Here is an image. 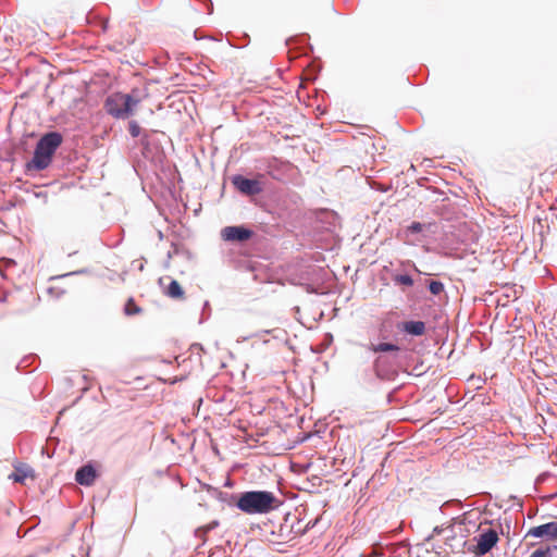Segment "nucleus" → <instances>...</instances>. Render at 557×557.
<instances>
[{
    "label": "nucleus",
    "mask_w": 557,
    "mask_h": 557,
    "mask_svg": "<svg viewBox=\"0 0 557 557\" xmlns=\"http://www.w3.org/2000/svg\"><path fill=\"white\" fill-rule=\"evenodd\" d=\"M280 500L272 492L250 491L240 494L236 502L239 510L248 515L268 513L276 509Z\"/></svg>",
    "instance_id": "1"
},
{
    "label": "nucleus",
    "mask_w": 557,
    "mask_h": 557,
    "mask_svg": "<svg viewBox=\"0 0 557 557\" xmlns=\"http://www.w3.org/2000/svg\"><path fill=\"white\" fill-rule=\"evenodd\" d=\"M141 100L143 98L135 89L131 94L116 92L107 98L104 108L115 119H127Z\"/></svg>",
    "instance_id": "2"
},
{
    "label": "nucleus",
    "mask_w": 557,
    "mask_h": 557,
    "mask_svg": "<svg viewBox=\"0 0 557 557\" xmlns=\"http://www.w3.org/2000/svg\"><path fill=\"white\" fill-rule=\"evenodd\" d=\"M61 143L62 136L59 133L52 132L42 136L36 146L33 160L28 166L35 170L46 169Z\"/></svg>",
    "instance_id": "3"
},
{
    "label": "nucleus",
    "mask_w": 557,
    "mask_h": 557,
    "mask_svg": "<svg viewBox=\"0 0 557 557\" xmlns=\"http://www.w3.org/2000/svg\"><path fill=\"white\" fill-rule=\"evenodd\" d=\"M475 540L476 545L473 553L476 556H483L487 554L497 544L499 537L498 533L495 530L488 529L479 534V536Z\"/></svg>",
    "instance_id": "4"
},
{
    "label": "nucleus",
    "mask_w": 557,
    "mask_h": 557,
    "mask_svg": "<svg viewBox=\"0 0 557 557\" xmlns=\"http://www.w3.org/2000/svg\"><path fill=\"white\" fill-rule=\"evenodd\" d=\"M233 185L242 193L248 196L258 195L262 191L261 183L257 180H249L242 175L233 177Z\"/></svg>",
    "instance_id": "5"
},
{
    "label": "nucleus",
    "mask_w": 557,
    "mask_h": 557,
    "mask_svg": "<svg viewBox=\"0 0 557 557\" xmlns=\"http://www.w3.org/2000/svg\"><path fill=\"white\" fill-rule=\"evenodd\" d=\"M527 536L542 537L548 541H555L557 540V521L533 527L528 531Z\"/></svg>",
    "instance_id": "6"
},
{
    "label": "nucleus",
    "mask_w": 557,
    "mask_h": 557,
    "mask_svg": "<svg viewBox=\"0 0 557 557\" xmlns=\"http://www.w3.org/2000/svg\"><path fill=\"white\" fill-rule=\"evenodd\" d=\"M252 236V232L243 226H226L222 230V237L230 242H245Z\"/></svg>",
    "instance_id": "7"
},
{
    "label": "nucleus",
    "mask_w": 557,
    "mask_h": 557,
    "mask_svg": "<svg viewBox=\"0 0 557 557\" xmlns=\"http://www.w3.org/2000/svg\"><path fill=\"white\" fill-rule=\"evenodd\" d=\"M34 469L25 463H20L14 467V472L9 475V479L16 483L24 484L27 479L35 480Z\"/></svg>",
    "instance_id": "8"
},
{
    "label": "nucleus",
    "mask_w": 557,
    "mask_h": 557,
    "mask_svg": "<svg viewBox=\"0 0 557 557\" xmlns=\"http://www.w3.org/2000/svg\"><path fill=\"white\" fill-rule=\"evenodd\" d=\"M96 476V470L90 465L83 466L75 473L76 482L86 486H90L95 482Z\"/></svg>",
    "instance_id": "9"
},
{
    "label": "nucleus",
    "mask_w": 557,
    "mask_h": 557,
    "mask_svg": "<svg viewBox=\"0 0 557 557\" xmlns=\"http://www.w3.org/2000/svg\"><path fill=\"white\" fill-rule=\"evenodd\" d=\"M401 329L410 335L421 336L425 333V323L422 321H408L403 323Z\"/></svg>",
    "instance_id": "10"
},
{
    "label": "nucleus",
    "mask_w": 557,
    "mask_h": 557,
    "mask_svg": "<svg viewBox=\"0 0 557 557\" xmlns=\"http://www.w3.org/2000/svg\"><path fill=\"white\" fill-rule=\"evenodd\" d=\"M164 293L168 297L173 299H184L185 296L183 287L176 280H171Z\"/></svg>",
    "instance_id": "11"
},
{
    "label": "nucleus",
    "mask_w": 557,
    "mask_h": 557,
    "mask_svg": "<svg viewBox=\"0 0 557 557\" xmlns=\"http://www.w3.org/2000/svg\"><path fill=\"white\" fill-rule=\"evenodd\" d=\"M370 349L374 352H384V351H398L399 347L389 343H381L377 345L372 344Z\"/></svg>",
    "instance_id": "12"
},
{
    "label": "nucleus",
    "mask_w": 557,
    "mask_h": 557,
    "mask_svg": "<svg viewBox=\"0 0 557 557\" xmlns=\"http://www.w3.org/2000/svg\"><path fill=\"white\" fill-rule=\"evenodd\" d=\"M435 224L434 223H428V224H422L420 222H412L408 227H407V231L414 234V233H420L424 230H430L432 226H434Z\"/></svg>",
    "instance_id": "13"
},
{
    "label": "nucleus",
    "mask_w": 557,
    "mask_h": 557,
    "mask_svg": "<svg viewBox=\"0 0 557 557\" xmlns=\"http://www.w3.org/2000/svg\"><path fill=\"white\" fill-rule=\"evenodd\" d=\"M124 311L127 315L137 314L141 309L135 304L133 298H129L125 305Z\"/></svg>",
    "instance_id": "14"
},
{
    "label": "nucleus",
    "mask_w": 557,
    "mask_h": 557,
    "mask_svg": "<svg viewBox=\"0 0 557 557\" xmlns=\"http://www.w3.org/2000/svg\"><path fill=\"white\" fill-rule=\"evenodd\" d=\"M394 281L397 283V284H400V285H405V286H412L413 285V280L411 276L407 275V274H401V275H396L394 277Z\"/></svg>",
    "instance_id": "15"
},
{
    "label": "nucleus",
    "mask_w": 557,
    "mask_h": 557,
    "mask_svg": "<svg viewBox=\"0 0 557 557\" xmlns=\"http://www.w3.org/2000/svg\"><path fill=\"white\" fill-rule=\"evenodd\" d=\"M429 289L433 295H440L444 290V285L440 281H431Z\"/></svg>",
    "instance_id": "16"
},
{
    "label": "nucleus",
    "mask_w": 557,
    "mask_h": 557,
    "mask_svg": "<svg viewBox=\"0 0 557 557\" xmlns=\"http://www.w3.org/2000/svg\"><path fill=\"white\" fill-rule=\"evenodd\" d=\"M140 126L136 121H131L128 123V132L132 135V137H138L140 135Z\"/></svg>",
    "instance_id": "17"
},
{
    "label": "nucleus",
    "mask_w": 557,
    "mask_h": 557,
    "mask_svg": "<svg viewBox=\"0 0 557 557\" xmlns=\"http://www.w3.org/2000/svg\"><path fill=\"white\" fill-rule=\"evenodd\" d=\"M549 554V549H536L531 554L530 557H547Z\"/></svg>",
    "instance_id": "18"
}]
</instances>
